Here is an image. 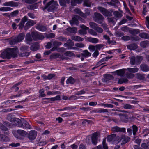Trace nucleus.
I'll list each match as a JSON object with an SVG mask.
<instances>
[{"mask_svg": "<svg viewBox=\"0 0 149 149\" xmlns=\"http://www.w3.org/2000/svg\"><path fill=\"white\" fill-rule=\"evenodd\" d=\"M19 51L17 48H8L1 53L0 57L3 59H10L17 57Z\"/></svg>", "mask_w": 149, "mask_h": 149, "instance_id": "f257e3e1", "label": "nucleus"}, {"mask_svg": "<svg viewBox=\"0 0 149 149\" xmlns=\"http://www.w3.org/2000/svg\"><path fill=\"white\" fill-rule=\"evenodd\" d=\"M57 2L52 0L47 3L45 5V6L43 8V11H45L46 9L48 12H52L55 9L56 6Z\"/></svg>", "mask_w": 149, "mask_h": 149, "instance_id": "f03ea898", "label": "nucleus"}, {"mask_svg": "<svg viewBox=\"0 0 149 149\" xmlns=\"http://www.w3.org/2000/svg\"><path fill=\"white\" fill-rule=\"evenodd\" d=\"M25 36L24 33H20L10 42V44H15L20 42L24 39Z\"/></svg>", "mask_w": 149, "mask_h": 149, "instance_id": "7ed1b4c3", "label": "nucleus"}, {"mask_svg": "<svg viewBox=\"0 0 149 149\" xmlns=\"http://www.w3.org/2000/svg\"><path fill=\"white\" fill-rule=\"evenodd\" d=\"M97 9L106 17L111 16L112 15L113 11L112 10V9H111L110 11H109L107 9L101 6L98 7Z\"/></svg>", "mask_w": 149, "mask_h": 149, "instance_id": "20e7f679", "label": "nucleus"}, {"mask_svg": "<svg viewBox=\"0 0 149 149\" xmlns=\"http://www.w3.org/2000/svg\"><path fill=\"white\" fill-rule=\"evenodd\" d=\"M31 35L33 40L35 41H37L39 40H42L45 38L43 35L39 33L37 31L32 32L31 33Z\"/></svg>", "mask_w": 149, "mask_h": 149, "instance_id": "39448f33", "label": "nucleus"}, {"mask_svg": "<svg viewBox=\"0 0 149 149\" xmlns=\"http://www.w3.org/2000/svg\"><path fill=\"white\" fill-rule=\"evenodd\" d=\"M42 99L47 100L43 101V104H47L49 103H52V102H50V101L54 102L56 100H61V98L60 95H58L55 97L51 98H45Z\"/></svg>", "mask_w": 149, "mask_h": 149, "instance_id": "423d86ee", "label": "nucleus"}, {"mask_svg": "<svg viewBox=\"0 0 149 149\" xmlns=\"http://www.w3.org/2000/svg\"><path fill=\"white\" fill-rule=\"evenodd\" d=\"M94 15L95 16L94 18L95 21L99 24H102L104 19L103 16L101 14L97 12L95 13Z\"/></svg>", "mask_w": 149, "mask_h": 149, "instance_id": "0eeeda50", "label": "nucleus"}, {"mask_svg": "<svg viewBox=\"0 0 149 149\" xmlns=\"http://www.w3.org/2000/svg\"><path fill=\"white\" fill-rule=\"evenodd\" d=\"M28 20V17L26 16H24V17L22 18L20 23L18 25V29L21 31L23 29V28L24 29V24Z\"/></svg>", "mask_w": 149, "mask_h": 149, "instance_id": "6e6552de", "label": "nucleus"}, {"mask_svg": "<svg viewBox=\"0 0 149 149\" xmlns=\"http://www.w3.org/2000/svg\"><path fill=\"white\" fill-rule=\"evenodd\" d=\"M27 21V22L25 25L24 30L26 31L28 30L29 28L36 23V21L32 20L29 19Z\"/></svg>", "mask_w": 149, "mask_h": 149, "instance_id": "1a4fd4ad", "label": "nucleus"}, {"mask_svg": "<svg viewBox=\"0 0 149 149\" xmlns=\"http://www.w3.org/2000/svg\"><path fill=\"white\" fill-rule=\"evenodd\" d=\"M37 132L35 130L31 131L28 135L29 139L31 141L34 140L37 136Z\"/></svg>", "mask_w": 149, "mask_h": 149, "instance_id": "9d476101", "label": "nucleus"}, {"mask_svg": "<svg viewBox=\"0 0 149 149\" xmlns=\"http://www.w3.org/2000/svg\"><path fill=\"white\" fill-rule=\"evenodd\" d=\"M3 5L7 6L12 7H17L19 6L18 3L11 1L9 2H6L3 3Z\"/></svg>", "mask_w": 149, "mask_h": 149, "instance_id": "9b49d317", "label": "nucleus"}, {"mask_svg": "<svg viewBox=\"0 0 149 149\" xmlns=\"http://www.w3.org/2000/svg\"><path fill=\"white\" fill-rule=\"evenodd\" d=\"M119 116L121 121L127 123L129 121V116L126 113L120 114Z\"/></svg>", "mask_w": 149, "mask_h": 149, "instance_id": "f8f14e48", "label": "nucleus"}, {"mask_svg": "<svg viewBox=\"0 0 149 149\" xmlns=\"http://www.w3.org/2000/svg\"><path fill=\"white\" fill-rule=\"evenodd\" d=\"M116 134H112L109 135L107 137V141L108 142H112L115 143V141L116 139Z\"/></svg>", "mask_w": 149, "mask_h": 149, "instance_id": "ddd939ff", "label": "nucleus"}, {"mask_svg": "<svg viewBox=\"0 0 149 149\" xmlns=\"http://www.w3.org/2000/svg\"><path fill=\"white\" fill-rule=\"evenodd\" d=\"M98 135V134L97 132H95L93 134L92 136V143L94 145H96L97 144Z\"/></svg>", "mask_w": 149, "mask_h": 149, "instance_id": "4468645a", "label": "nucleus"}, {"mask_svg": "<svg viewBox=\"0 0 149 149\" xmlns=\"http://www.w3.org/2000/svg\"><path fill=\"white\" fill-rule=\"evenodd\" d=\"M112 131L114 132H125L126 129L125 128H120L117 126H115L112 128Z\"/></svg>", "mask_w": 149, "mask_h": 149, "instance_id": "2eb2a0df", "label": "nucleus"}, {"mask_svg": "<svg viewBox=\"0 0 149 149\" xmlns=\"http://www.w3.org/2000/svg\"><path fill=\"white\" fill-rule=\"evenodd\" d=\"M127 48L130 50H134L138 47L137 45L135 43L130 44L127 46Z\"/></svg>", "mask_w": 149, "mask_h": 149, "instance_id": "dca6fc26", "label": "nucleus"}, {"mask_svg": "<svg viewBox=\"0 0 149 149\" xmlns=\"http://www.w3.org/2000/svg\"><path fill=\"white\" fill-rule=\"evenodd\" d=\"M24 129H31V126L29 124V123L25 120H22V126Z\"/></svg>", "mask_w": 149, "mask_h": 149, "instance_id": "f3484780", "label": "nucleus"}, {"mask_svg": "<svg viewBox=\"0 0 149 149\" xmlns=\"http://www.w3.org/2000/svg\"><path fill=\"white\" fill-rule=\"evenodd\" d=\"M78 17V15H76L72 17V19L70 21V23L72 26L74 24L77 25L78 24V20L77 18Z\"/></svg>", "mask_w": 149, "mask_h": 149, "instance_id": "a211bd4d", "label": "nucleus"}, {"mask_svg": "<svg viewBox=\"0 0 149 149\" xmlns=\"http://www.w3.org/2000/svg\"><path fill=\"white\" fill-rule=\"evenodd\" d=\"M0 141L3 142H8L10 141L9 137L6 135L0 134Z\"/></svg>", "mask_w": 149, "mask_h": 149, "instance_id": "6ab92c4d", "label": "nucleus"}, {"mask_svg": "<svg viewBox=\"0 0 149 149\" xmlns=\"http://www.w3.org/2000/svg\"><path fill=\"white\" fill-rule=\"evenodd\" d=\"M24 93L29 94L30 93V92H29V91L28 89L25 90L24 91L20 90L18 93V94L14 95L13 96L14 97H20L21 95L22 94Z\"/></svg>", "mask_w": 149, "mask_h": 149, "instance_id": "aec40b11", "label": "nucleus"}, {"mask_svg": "<svg viewBox=\"0 0 149 149\" xmlns=\"http://www.w3.org/2000/svg\"><path fill=\"white\" fill-rule=\"evenodd\" d=\"M59 2L61 6L65 7L67 4L70 3V0H59Z\"/></svg>", "mask_w": 149, "mask_h": 149, "instance_id": "412c9836", "label": "nucleus"}, {"mask_svg": "<svg viewBox=\"0 0 149 149\" xmlns=\"http://www.w3.org/2000/svg\"><path fill=\"white\" fill-rule=\"evenodd\" d=\"M140 67L141 70L143 72H147L149 71V67L146 64H141Z\"/></svg>", "mask_w": 149, "mask_h": 149, "instance_id": "4be33fe9", "label": "nucleus"}, {"mask_svg": "<svg viewBox=\"0 0 149 149\" xmlns=\"http://www.w3.org/2000/svg\"><path fill=\"white\" fill-rule=\"evenodd\" d=\"M39 46L37 42H35L30 47V49L33 51H36L39 49Z\"/></svg>", "mask_w": 149, "mask_h": 149, "instance_id": "5701e85b", "label": "nucleus"}, {"mask_svg": "<svg viewBox=\"0 0 149 149\" xmlns=\"http://www.w3.org/2000/svg\"><path fill=\"white\" fill-rule=\"evenodd\" d=\"M22 83V82L19 81L14 84L11 88L12 90L15 92L17 91L19 89L18 86L20 85Z\"/></svg>", "mask_w": 149, "mask_h": 149, "instance_id": "b1692460", "label": "nucleus"}, {"mask_svg": "<svg viewBox=\"0 0 149 149\" xmlns=\"http://www.w3.org/2000/svg\"><path fill=\"white\" fill-rule=\"evenodd\" d=\"M141 47L143 48L148 47L149 46V41L144 40L141 41L140 42Z\"/></svg>", "mask_w": 149, "mask_h": 149, "instance_id": "393cba45", "label": "nucleus"}, {"mask_svg": "<svg viewBox=\"0 0 149 149\" xmlns=\"http://www.w3.org/2000/svg\"><path fill=\"white\" fill-rule=\"evenodd\" d=\"M71 39L73 40L78 42H81L84 40V39L77 36H72L71 37Z\"/></svg>", "mask_w": 149, "mask_h": 149, "instance_id": "a878e982", "label": "nucleus"}, {"mask_svg": "<svg viewBox=\"0 0 149 149\" xmlns=\"http://www.w3.org/2000/svg\"><path fill=\"white\" fill-rule=\"evenodd\" d=\"M87 40L93 43H97L99 42V40L98 39L91 37L88 38Z\"/></svg>", "mask_w": 149, "mask_h": 149, "instance_id": "bb28decb", "label": "nucleus"}, {"mask_svg": "<svg viewBox=\"0 0 149 149\" xmlns=\"http://www.w3.org/2000/svg\"><path fill=\"white\" fill-rule=\"evenodd\" d=\"M76 81L72 77H70L67 79L66 81L67 84H74Z\"/></svg>", "mask_w": 149, "mask_h": 149, "instance_id": "cd10ccee", "label": "nucleus"}, {"mask_svg": "<svg viewBox=\"0 0 149 149\" xmlns=\"http://www.w3.org/2000/svg\"><path fill=\"white\" fill-rule=\"evenodd\" d=\"M81 54L83 56L86 58L88 57L91 56V54L87 50H84Z\"/></svg>", "mask_w": 149, "mask_h": 149, "instance_id": "c85d7f7f", "label": "nucleus"}, {"mask_svg": "<svg viewBox=\"0 0 149 149\" xmlns=\"http://www.w3.org/2000/svg\"><path fill=\"white\" fill-rule=\"evenodd\" d=\"M60 55L59 53H53L50 56V59H55L57 58H59Z\"/></svg>", "mask_w": 149, "mask_h": 149, "instance_id": "c756f323", "label": "nucleus"}, {"mask_svg": "<svg viewBox=\"0 0 149 149\" xmlns=\"http://www.w3.org/2000/svg\"><path fill=\"white\" fill-rule=\"evenodd\" d=\"M132 128V133L134 136L136 135V132L138 130V127L137 126L135 125H133L131 127Z\"/></svg>", "mask_w": 149, "mask_h": 149, "instance_id": "7c9ffc66", "label": "nucleus"}, {"mask_svg": "<svg viewBox=\"0 0 149 149\" xmlns=\"http://www.w3.org/2000/svg\"><path fill=\"white\" fill-rule=\"evenodd\" d=\"M13 9V8L8 7H1L0 8V11H10L12 10Z\"/></svg>", "mask_w": 149, "mask_h": 149, "instance_id": "2f4dec72", "label": "nucleus"}, {"mask_svg": "<svg viewBox=\"0 0 149 149\" xmlns=\"http://www.w3.org/2000/svg\"><path fill=\"white\" fill-rule=\"evenodd\" d=\"M15 123L16 125L19 127H21L22 126V120L21 121L19 118H17Z\"/></svg>", "mask_w": 149, "mask_h": 149, "instance_id": "473e14b6", "label": "nucleus"}, {"mask_svg": "<svg viewBox=\"0 0 149 149\" xmlns=\"http://www.w3.org/2000/svg\"><path fill=\"white\" fill-rule=\"evenodd\" d=\"M74 45V43L72 40H70V42L68 43H65L64 44V46L65 47L70 48L71 49V47Z\"/></svg>", "mask_w": 149, "mask_h": 149, "instance_id": "72a5a7b5", "label": "nucleus"}, {"mask_svg": "<svg viewBox=\"0 0 149 149\" xmlns=\"http://www.w3.org/2000/svg\"><path fill=\"white\" fill-rule=\"evenodd\" d=\"M116 72L118 75L120 76H123L125 73L124 70L123 69L117 70Z\"/></svg>", "mask_w": 149, "mask_h": 149, "instance_id": "f704fd0d", "label": "nucleus"}, {"mask_svg": "<svg viewBox=\"0 0 149 149\" xmlns=\"http://www.w3.org/2000/svg\"><path fill=\"white\" fill-rule=\"evenodd\" d=\"M77 14H79L80 16L82 17H84L85 14L84 13L82 12L80 9L78 8L75 9L74 10Z\"/></svg>", "mask_w": 149, "mask_h": 149, "instance_id": "c9c22d12", "label": "nucleus"}, {"mask_svg": "<svg viewBox=\"0 0 149 149\" xmlns=\"http://www.w3.org/2000/svg\"><path fill=\"white\" fill-rule=\"evenodd\" d=\"M60 94V91H49L47 93V94L48 95H54Z\"/></svg>", "mask_w": 149, "mask_h": 149, "instance_id": "e433bc0d", "label": "nucleus"}, {"mask_svg": "<svg viewBox=\"0 0 149 149\" xmlns=\"http://www.w3.org/2000/svg\"><path fill=\"white\" fill-rule=\"evenodd\" d=\"M17 132L18 134L22 136H24L26 135L27 132L22 130H18Z\"/></svg>", "mask_w": 149, "mask_h": 149, "instance_id": "4c0bfd02", "label": "nucleus"}, {"mask_svg": "<svg viewBox=\"0 0 149 149\" xmlns=\"http://www.w3.org/2000/svg\"><path fill=\"white\" fill-rule=\"evenodd\" d=\"M143 59V58L142 56H137L136 58V64H140Z\"/></svg>", "mask_w": 149, "mask_h": 149, "instance_id": "58836bf2", "label": "nucleus"}, {"mask_svg": "<svg viewBox=\"0 0 149 149\" xmlns=\"http://www.w3.org/2000/svg\"><path fill=\"white\" fill-rule=\"evenodd\" d=\"M67 30L71 33H76L77 32V30L76 27L70 28L67 29Z\"/></svg>", "mask_w": 149, "mask_h": 149, "instance_id": "ea45409f", "label": "nucleus"}, {"mask_svg": "<svg viewBox=\"0 0 149 149\" xmlns=\"http://www.w3.org/2000/svg\"><path fill=\"white\" fill-rule=\"evenodd\" d=\"M139 36L141 38L145 39L148 38L149 36L148 34L146 33L142 32L141 33L139 34Z\"/></svg>", "mask_w": 149, "mask_h": 149, "instance_id": "a19ab883", "label": "nucleus"}, {"mask_svg": "<svg viewBox=\"0 0 149 149\" xmlns=\"http://www.w3.org/2000/svg\"><path fill=\"white\" fill-rule=\"evenodd\" d=\"M134 106L128 104H125L123 105V107L125 109H130L134 108Z\"/></svg>", "mask_w": 149, "mask_h": 149, "instance_id": "79ce46f5", "label": "nucleus"}, {"mask_svg": "<svg viewBox=\"0 0 149 149\" xmlns=\"http://www.w3.org/2000/svg\"><path fill=\"white\" fill-rule=\"evenodd\" d=\"M129 32L132 34H138L140 33V30L137 29H135L133 30H130Z\"/></svg>", "mask_w": 149, "mask_h": 149, "instance_id": "37998d69", "label": "nucleus"}, {"mask_svg": "<svg viewBox=\"0 0 149 149\" xmlns=\"http://www.w3.org/2000/svg\"><path fill=\"white\" fill-rule=\"evenodd\" d=\"M127 70L129 72L136 73L138 71L139 69L137 67L133 68H128Z\"/></svg>", "mask_w": 149, "mask_h": 149, "instance_id": "c03bdc74", "label": "nucleus"}, {"mask_svg": "<svg viewBox=\"0 0 149 149\" xmlns=\"http://www.w3.org/2000/svg\"><path fill=\"white\" fill-rule=\"evenodd\" d=\"M104 77V78L109 80H112L113 79V76L110 74H105Z\"/></svg>", "mask_w": 149, "mask_h": 149, "instance_id": "a18cd8bd", "label": "nucleus"}, {"mask_svg": "<svg viewBox=\"0 0 149 149\" xmlns=\"http://www.w3.org/2000/svg\"><path fill=\"white\" fill-rule=\"evenodd\" d=\"M30 34L29 33H28L26 36V40L27 41L29 42H31L32 41V39Z\"/></svg>", "mask_w": 149, "mask_h": 149, "instance_id": "49530a36", "label": "nucleus"}, {"mask_svg": "<svg viewBox=\"0 0 149 149\" xmlns=\"http://www.w3.org/2000/svg\"><path fill=\"white\" fill-rule=\"evenodd\" d=\"M130 63L132 65H134L136 64V58L135 56H133L130 59Z\"/></svg>", "mask_w": 149, "mask_h": 149, "instance_id": "de8ad7c7", "label": "nucleus"}, {"mask_svg": "<svg viewBox=\"0 0 149 149\" xmlns=\"http://www.w3.org/2000/svg\"><path fill=\"white\" fill-rule=\"evenodd\" d=\"M86 90L85 89H82L79 91L76 92L75 93V95H79L84 94L86 93Z\"/></svg>", "mask_w": 149, "mask_h": 149, "instance_id": "09e8293b", "label": "nucleus"}, {"mask_svg": "<svg viewBox=\"0 0 149 149\" xmlns=\"http://www.w3.org/2000/svg\"><path fill=\"white\" fill-rule=\"evenodd\" d=\"M36 28L37 29L41 31H45L46 29L45 27L39 25L36 27Z\"/></svg>", "mask_w": 149, "mask_h": 149, "instance_id": "8fccbe9b", "label": "nucleus"}, {"mask_svg": "<svg viewBox=\"0 0 149 149\" xmlns=\"http://www.w3.org/2000/svg\"><path fill=\"white\" fill-rule=\"evenodd\" d=\"M137 77L139 80H144L145 78V76L143 74L139 73L137 74Z\"/></svg>", "mask_w": 149, "mask_h": 149, "instance_id": "3c124183", "label": "nucleus"}, {"mask_svg": "<svg viewBox=\"0 0 149 149\" xmlns=\"http://www.w3.org/2000/svg\"><path fill=\"white\" fill-rule=\"evenodd\" d=\"M74 109V107L72 106L71 107H67L63 108V109H58V111H63L65 110H69L70 109Z\"/></svg>", "mask_w": 149, "mask_h": 149, "instance_id": "603ef678", "label": "nucleus"}, {"mask_svg": "<svg viewBox=\"0 0 149 149\" xmlns=\"http://www.w3.org/2000/svg\"><path fill=\"white\" fill-rule=\"evenodd\" d=\"M55 75V74L54 73H50L48 74L47 76H46V77L48 80H50L53 78L54 77Z\"/></svg>", "mask_w": 149, "mask_h": 149, "instance_id": "864d4df0", "label": "nucleus"}, {"mask_svg": "<svg viewBox=\"0 0 149 149\" xmlns=\"http://www.w3.org/2000/svg\"><path fill=\"white\" fill-rule=\"evenodd\" d=\"M102 144L104 149H108L107 144L106 143V139L104 138L103 140Z\"/></svg>", "mask_w": 149, "mask_h": 149, "instance_id": "5fc2aeb1", "label": "nucleus"}, {"mask_svg": "<svg viewBox=\"0 0 149 149\" xmlns=\"http://www.w3.org/2000/svg\"><path fill=\"white\" fill-rule=\"evenodd\" d=\"M89 25L90 26V27L95 30V29L97 26V25L95 23L93 22H90L89 23Z\"/></svg>", "mask_w": 149, "mask_h": 149, "instance_id": "6e6d98bb", "label": "nucleus"}, {"mask_svg": "<svg viewBox=\"0 0 149 149\" xmlns=\"http://www.w3.org/2000/svg\"><path fill=\"white\" fill-rule=\"evenodd\" d=\"M1 129L3 131H7V132H5L4 133L5 134H7L8 132V129L5 126L3 125L1 127Z\"/></svg>", "mask_w": 149, "mask_h": 149, "instance_id": "4d7b16f0", "label": "nucleus"}, {"mask_svg": "<svg viewBox=\"0 0 149 149\" xmlns=\"http://www.w3.org/2000/svg\"><path fill=\"white\" fill-rule=\"evenodd\" d=\"M129 28L127 26H124L121 28V29L122 31L126 32H127L130 30H129Z\"/></svg>", "mask_w": 149, "mask_h": 149, "instance_id": "13d9d810", "label": "nucleus"}, {"mask_svg": "<svg viewBox=\"0 0 149 149\" xmlns=\"http://www.w3.org/2000/svg\"><path fill=\"white\" fill-rule=\"evenodd\" d=\"M19 13V11L17 10L12 12L10 13V15L12 17H14L17 16Z\"/></svg>", "mask_w": 149, "mask_h": 149, "instance_id": "bf43d9fd", "label": "nucleus"}, {"mask_svg": "<svg viewBox=\"0 0 149 149\" xmlns=\"http://www.w3.org/2000/svg\"><path fill=\"white\" fill-rule=\"evenodd\" d=\"M130 137L127 136L125 137L123 139V142L124 144L128 142L130 140Z\"/></svg>", "mask_w": 149, "mask_h": 149, "instance_id": "052dcab7", "label": "nucleus"}, {"mask_svg": "<svg viewBox=\"0 0 149 149\" xmlns=\"http://www.w3.org/2000/svg\"><path fill=\"white\" fill-rule=\"evenodd\" d=\"M113 14L116 17H120L122 16V14L117 11H115L113 12Z\"/></svg>", "mask_w": 149, "mask_h": 149, "instance_id": "680f3d73", "label": "nucleus"}, {"mask_svg": "<svg viewBox=\"0 0 149 149\" xmlns=\"http://www.w3.org/2000/svg\"><path fill=\"white\" fill-rule=\"evenodd\" d=\"M55 36V34L54 33H50L47 35L46 37L48 38H54Z\"/></svg>", "mask_w": 149, "mask_h": 149, "instance_id": "e2e57ef3", "label": "nucleus"}, {"mask_svg": "<svg viewBox=\"0 0 149 149\" xmlns=\"http://www.w3.org/2000/svg\"><path fill=\"white\" fill-rule=\"evenodd\" d=\"M53 46H56L58 47L59 46L62 44V43L60 42L54 41L53 42Z\"/></svg>", "mask_w": 149, "mask_h": 149, "instance_id": "0e129e2a", "label": "nucleus"}, {"mask_svg": "<svg viewBox=\"0 0 149 149\" xmlns=\"http://www.w3.org/2000/svg\"><path fill=\"white\" fill-rule=\"evenodd\" d=\"M121 39L124 41H128L130 40V37L128 36H123L121 37Z\"/></svg>", "mask_w": 149, "mask_h": 149, "instance_id": "69168bd1", "label": "nucleus"}, {"mask_svg": "<svg viewBox=\"0 0 149 149\" xmlns=\"http://www.w3.org/2000/svg\"><path fill=\"white\" fill-rule=\"evenodd\" d=\"M78 32L81 35H84L87 33V31L85 30L80 29L79 30Z\"/></svg>", "mask_w": 149, "mask_h": 149, "instance_id": "338daca9", "label": "nucleus"}, {"mask_svg": "<svg viewBox=\"0 0 149 149\" xmlns=\"http://www.w3.org/2000/svg\"><path fill=\"white\" fill-rule=\"evenodd\" d=\"M124 35L123 32L120 31H117L116 33V36L118 37H121Z\"/></svg>", "mask_w": 149, "mask_h": 149, "instance_id": "774afa93", "label": "nucleus"}]
</instances>
